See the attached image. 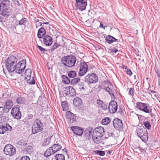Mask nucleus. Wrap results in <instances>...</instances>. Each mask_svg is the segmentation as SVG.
Returning <instances> with one entry per match:
<instances>
[{
  "instance_id": "13d9d810",
  "label": "nucleus",
  "mask_w": 160,
  "mask_h": 160,
  "mask_svg": "<svg viewBox=\"0 0 160 160\" xmlns=\"http://www.w3.org/2000/svg\"><path fill=\"white\" fill-rule=\"evenodd\" d=\"M112 52H116L118 51V50L116 48H113L111 49Z\"/></svg>"
},
{
  "instance_id": "c756f323",
  "label": "nucleus",
  "mask_w": 160,
  "mask_h": 160,
  "mask_svg": "<svg viewBox=\"0 0 160 160\" xmlns=\"http://www.w3.org/2000/svg\"><path fill=\"white\" fill-rule=\"evenodd\" d=\"M61 106L63 111H66L68 109V103L66 102L63 101L62 102Z\"/></svg>"
},
{
  "instance_id": "a18cd8bd",
  "label": "nucleus",
  "mask_w": 160,
  "mask_h": 160,
  "mask_svg": "<svg viewBox=\"0 0 160 160\" xmlns=\"http://www.w3.org/2000/svg\"><path fill=\"white\" fill-rule=\"evenodd\" d=\"M4 112L6 113V110L3 107H0V116L2 115Z\"/></svg>"
},
{
  "instance_id": "4468645a",
  "label": "nucleus",
  "mask_w": 160,
  "mask_h": 160,
  "mask_svg": "<svg viewBox=\"0 0 160 160\" xmlns=\"http://www.w3.org/2000/svg\"><path fill=\"white\" fill-rule=\"evenodd\" d=\"M104 129L102 127L99 126L95 128L93 130V134L94 136L96 135L99 137H102L104 135Z\"/></svg>"
},
{
  "instance_id": "393cba45",
  "label": "nucleus",
  "mask_w": 160,
  "mask_h": 160,
  "mask_svg": "<svg viewBox=\"0 0 160 160\" xmlns=\"http://www.w3.org/2000/svg\"><path fill=\"white\" fill-rule=\"evenodd\" d=\"M54 153H55V152L53 150H52L51 147L46 150L44 153V155L46 157L48 158L52 154H53Z\"/></svg>"
},
{
  "instance_id": "412c9836",
  "label": "nucleus",
  "mask_w": 160,
  "mask_h": 160,
  "mask_svg": "<svg viewBox=\"0 0 160 160\" xmlns=\"http://www.w3.org/2000/svg\"><path fill=\"white\" fill-rule=\"evenodd\" d=\"M66 118L69 120L70 122H75L76 116L75 115L69 111H68L66 112Z\"/></svg>"
},
{
  "instance_id": "bb28decb",
  "label": "nucleus",
  "mask_w": 160,
  "mask_h": 160,
  "mask_svg": "<svg viewBox=\"0 0 160 160\" xmlns=\"http://www.w3.org/2000/svg\"><path fill=\"white\" fill-rule=\"evenodd\" d=\"M92 139L94 142L97 144H99L100 142L101 138L102 137H99L98 136L96 135L94 136V134L92 135Z\"/></svg>"
},
{
  "instance_id": "5fc2aeb1",
  "label": "nucleus",
  "mask_w": 160,
  "mask_h": 160,
  "mask_svg": "<svg viewBox=\"0 0 160 160\" xmlns=\"http://www.w3.org/2000/svg\"><path fill=\"white\" fill-rule=\"evenodd\" d=\"M20 160H30V159L28 156H23Z\"/></svg>"
},
{
  "instance_id": "a19ab883",
  "label": "nucleus",
  "mask_w": 160,
  "mask_h": 160,
  "mask_svg": "<svg viewBox=\"0 0 160 160\" xmlns=\"http://www.w3.org/2000/svg\"><path fill=\"white\" fill-rule=\"evenodd\" d=\"M106 92H108V94L110 95H112L114 96L112 91L111 90V89L109 87H106L104 89Z\"/></svg>"
},
{
  "instance_id": "6ab92c4d",
  "label": "nucleus",
  "mask_w": 160,
  "mask_h": 160,
  "mask_svg": "<svg viewBox=\"0 0 160 160\" xmlns=\"http://www.w3.org/2000/svg\"><path fill=\"white\" fill-rule=\"evenodd\" d=\"M65 91H67L66 93L67 95L69 94L71 96H73L76 95V91L72 87L68 86L66 88Z\"/></svg>"
},
{
  "instance_id": "338daca9",
  "label": "nucleus",
  "mask_w": 160,
  "mask_h": 160,
  "mask_svg": "<svg viewBox=\"0 0 160 160\" xmlns=\"http://www.w3.org/2000/svg\"><path fill=\"white\" fill-rule=\"evenodd\" d=\"M112 151H111L108 150V153L109 154H111L112 153Z\"/></svg>"
},
{
  "instance_id": "f03ea898",
  "label": "nucleus",
  "mask_w": 160,
  "mask_h": 160,
  "mask_svg": "<svg viewBox=\"0 0 160 160\" xmlns=\"http://www.w3.org/2000/svg\"><path fill=\"white\" fill-rule=\"evenodd\" d=\"M11 0H3L0 4V12L1 14L3 16L8 17L9 15L8 11L9 6L13 7Z\"/></svg>"
},
{
  "instance_id": "2f4dec72",
  "label": "nucleus",
  "mask_w": 160,
  "mask_h": 160,
  "mask_svg": "<svg viewBox=\"0 0 160 160\" xmlns=\"http://www.w3.org/2000/svg\"><path fill=\"white\" fill-rule=\"evenodd\" d=\"M51 140V138L50 137H48L44 139V142L42 144L43 146H45L48 145L50 143Z\"/></svg>"
},
{
  "instance_id": "a878e982",
  "label": "nucleus",
  "mask_w": 160,
  "mask_h": 160,
  "mask_svg": "<svg viewBox=\"0 0 160 160\" xmlns=\"http://www.w3.org/2000/svg\"><path fill=\"white\" fill-rule=\"evenodd\" d=\"M51 147L52 148V150L55 153L61 149L62 148V146L59 143H57L53 144Z\"/></svg>"
},
{
  "instance_id": "39448f33",
  "label": "nucleus",
  "mask_w": 160,
  "mask_h": 160,
  "mask_svg": "<svg viewBox=\"0 0 160 160\" xmlns=\"http://www.w3.org/2000/svg\"><path fill=\"white\" fill-rule=\"evenodd\" d=\"M136 133L139 137L143 142H146L148 140V135L146 129L144 128H138L136 130Z\"/></svg>"
},
{
  "instance_id": "a211bd4d",
  "label": "nucleus",
  "mask_w": 160,
  "mask_h": 160,
  "mask_svg": "<svg viewBox=\"0 0 160 160\" xmlns=\"http://www.w3.org/2000/svg\"><path fill=\"white\" fill-rule=\"evenodd\" d=\"M92 130L93 128L89 127L87 128L85 130L84 134L86 139L89 140L91 138Z\"/></svg>"
},
{
  "instance_id": "9b49d317",
  "label": "nucleus",
  "mask_w": 160,
  "mask_h": 160,
  "mask_svg": "<svg viewBox=\"0 0 160 160\" xmlns=\"http://www.w3.org/2000/svg\"><path fill=\"white\" fill-rule=\"evenodd\" d=\"M88 62L83 61L81 62L79 66V70L78 75L79 76H83L88 71V66L87 63Z\"/></svg>"
},
{
  "instance_id": "1a4fd4ad",
  "label": "nucleus",
  "mask_w": 160,
  "mask_h": 160,
  "mask_svg": "<svg viewBox=\"0 0 160 160\" xmlns=\"http://www.w3.org/2000/svg\"><path fill=\"white\" fill-rule=\"evenodd\" d=\"M32 70L30 69H27L25 71V79L27 83L30 84H35V82L34 77H31Z\"/></svg>"
},
{
  "instance_id": "c9c22d12",
  "label": "nucleus",
  "mask_w": 160,
  "mask_h": 160,
  "mask_svg": "<svg viewBox=\"0 0 160 160\" xmlns=\"http://www.w3.org/2000/svg\"><path fill=\"white\" fill-rule=\"evenodd\" d=\"M80 80L79 78H73L71 79V83L72 85H75L79 82Z\"/></svg>"
},
{
  "instance_id": "f704fd0d",
  "label": "nucleus",
  "mask_w": 160,
  "mask_h": 160,
  "mask_svg": "<svg viewBox=\"0 0 160 160\" xmlns=\"http://www.w3.org/2000/svg\"><path fill=\"white\" fill-rule=\"evenodd\" d=\"M8 129L7 127L4 126H0V134H4Z\"/></svg>"
},
{
  "instance_id": "aec40b11",
  "label": "nucleus",
  "mask_w": 160,
  "mask_h": 160,
  "mask_svg": "<svg viewBox=\"0 0 160 160\" xmlns=\"http://www.w3.org/2000/svg\"><path fill=\"white\" fill-rule=\"evenodd\" d=\"M43 39L44 43L46 45L50 46L52 43V38L49 35L45 36Z\"/></svg>"
},
{
  "instance_id": "f8f14e48",
  "label": "nucleus",
  "mask_w": 160,
  "mask_h": 160,
  "mask_svg": "<svg viewBox=\"0 0 160 160\" xmlns=\"http://www.w3.org/2000/svg\"><path fill=\"white\" fill-rule=\"evenodd\" d=\"M75 6L76 9H78L81 11L85 9L87 6V2L84 0H75Z\"/></svg>"
},
{
  "instance_id": "b1692460",
  "label": "nucleus",
  "mask_w": 160,
  "mask_h": 160,
  "mask_svg": "<svg viewBox=\"0 0 160 160\" xmlns=\"http://www.w3.org/2000/svg\"><path fill=\"white\" fill-rule=\"evenodd\" d=\"M74 105L76 107H79L82 104V102L81 99L79 98H76L73 100Z\"/></svg>"
},
{
  "instance_id": "20e7f679",
  "label": "nucleus",
  "mask_w": 160,
  "mask_h": 160,
  "mask_svg": "<svg viewBox=\"0 0 160 160\" xmlns=\"http://www.w3.org/2000/svg\"><path fill=\"white\" fill-rule=\"evenodd\" d=\"M43 125L41 121L39 118L34 121L32 128V132L33 134H36L41 132L43 130Z\"/></svg>"
},
{
  "instance_id": "6e6552de",
  "label": "nucleus",
  "mask_w": 160,
  "mask_h": 160,
  "mask_svg": "<svg viewBox=\"0 0 160 160\" xmlns=\"http://www.w3.org/2000/svg\"><path fill=\"white\" fill-rule=\"evenodd\" d=\"M3 151L6 155L12 156H13L15 154L16 149L12 145L10 144H8L5 146Z\"/></svg>"
},
{
  "instance_id": "423d86ee",
  "label": "nucleus",
  "mask_w": 160,
  "mask_h": 160,
  "mask_svg": "<svg viewBox=\"0 0 160 160\" xmlns=\"http://www.w3.org/2000/svg\"><path fill=\"white\" fill-rule=\"evenodd\" d=\"M2 98L3 99H6L5 100V105L3 107L6 110V113L8 112L12 108L13 105V103L12 100L8 98L9 97V95L5 93L2 94Z\"/></svg>"
},
{
  "instance_id": "9d476101",
  "label": "nucleus",
  "mask_w": 160,
  "mask_h": 160,
  "mask_svg": "<svg viewBox=\"0 0 160 160\" xmlns=\"http://www.w3.org/2000/svg\"><path fill=\"white\" fill-rule=\"evenodd\" d=\"M20 107L18 105H15L12 109L11 114L12 117L15 118L19 119L21 117V113L20 111Z\"/></svg>"
},
{
  "instance_id": "bf43d9fd",
  "label": "nucleus",
  "mask_w": 160,
  "mask_h": 160,
  "mask_svg": "<svg viewBox=\"0 0 160 160\" xmlns=\"http://www.w3.org/2000/svg\"><path fill=\"white\" fill-rule=\"evenodd\" d=\"M99 27L101 28H103L104 29H105V27L103 26V24L102 23V22H100V24L99 26Z\"/></svg>"
},
{
  "instance_id": "49530a36",
  "label": "nucleus",
  "mask_w": 160,
  "mask_h": 160,
  "mask_svg": "<svg viewBox=\"0 0 160 160\" xmlns=\"http://www.w3.org/2000/svg\"><path fill=\"white\" fill-rule=\"evenodd\" d=\"M12 1V3H14L15 5H17L18 6L20 7L21 6V4L19 3V2L16 0H11Z\"/></svg>"
},
{
  "instance_id": "4be33fe9",
  "label": "nucleus",
  "mask_w": 160,
  "mask_h": 160,
  "mask_svg": "<svg viewBox=\"0 0 160 160\" xmlns=\"http://www.w3.org/2000/svg\"><path fill=\"white\" fill-rule=\"evenodd\" d=\"M106 41L108 44H112L114 42H119V40L114 38V37L109 35H108L105 38Z\"/></svg>"
},
{
  "instance_id": "dca6fc26",
  "label": "nucleus",
  "mask_w": 160,
  "mask_h": 160,
  "mask_svg": "<svg viewBox=\"0 0 160 160\" xmlns=\"http://www.w3.org/2000/svg\"><path fill=\"white\" fill-rule=\"evenodd\" d=\"M118 109V104L117 102L114 101H112L109 103L108 109L110 113H115Z\"/></svg>"
},
{
  "instance_id": "c85d7f7f",
  "label": "nucleus",
  "mask_w": 160,
  "mask_h": 160,
  "mask_svg": "<svg viewBox=\"0 0 160 160\" xmlns=\"http://www.w3.org/2000/svg\"><path fill=\"white\" fill-rule=\"evenodd\" d=\"M16 102L18 104H24L25 102V99L24 97L20 96L17 98Z\"/></svg>"
},
{
  "instance_id": "3c124183",
  "label": "nucleus",
  "mask_w": 160,
  "mask_h": 160,
  "mask_svg": "<svg viewBox=\"0 0 160 160\" xmlns=\"http://www.w3.org/2000/svg\"><path fill=\"white\" fill-rule=\"evenodd\" d=\"M26 18H22L21 20L19 21V24L20 25H22L24 23H25V22L26 21Z\"/></svg>"
},
{
  "instance_id": "0e129e2a",
  "label": "nucleus",
  "mask_w": 160,
  "mask_h": 160,
  "mask_svg": "<svg viewBox=\"0 0 160 160\" xmlns=\"http://www.w3.org/2000/svg\"><path fill=\"white\" fill-rule=\"evenodd\" d=\"M157 74L158 75V77H159V78H160V73L159 72H157Z\"/></svg>"
},
{
  "instance_id": "72a5a7b5",
  "label": "nucleus",
  "mask_w": 160,
  "mask_h": 160,
  "mask_svg": "<svg viewBox=\"0 0 160 160\" xmlns=\"http://www.w3.org/2000/svg\"><path fill=\"white\" fill-rule=\"evenodd\" d=\"M62 78L63 79V81L67 84L70 83L71 82L70 80L66 76L63 75L62 76Z\"/></svg>"
},
{
  "instance_id": "de8ad7c7",
  "label": "nucleus",
  "mask_w": 160,
  "mask_h": 160,
  "mask_svg": "<svg viewBox=\"0 0 160 160\" xmlns=\"http://www.w3.org/2000/svg\"><path fill=\"white\" fill-rule=\"evenodd\" d=\"M97 103L98 104V105L99 107H100L103 104L104 102H103L100 100V99H98L97 100Z\"/></svg>"
},
{
  "instance_id": "4d7b16f0",
  "label": "nucleus",
  "mask_w": 160,
  "mask_h": 160,
  "mask_svg": "<svg viewBox=\"0 0 160 160\" xmlns=\"http://www.w3.org/2000/svg\"><path fill=\"white\" fill-rule=\"evenodd\" d=\"M36 28H38L37 26H42V27H44V26L42 25V23L40 22H39L36 23Z\"/></svg>"
},
{
  "instance_id": "864d4df0",
  "label": "nucleus",
  "mask_w": 160,
  "mask_h": 160,
  "mask_svg": "<svg viewBox=\"0 0 160 160\" xmlns=\"http://www.w3.org/2000/svg\"><path fill=\"white\" fill-rule=\"evenodd\" d=\"M32 148L30 146H28L26 148V150L28 152H32Z\"/></svg>"
},
{
  "instance_id": "ea45409f",
  "label": "nucleus",
  "mask_w": 160,
  "mask_h": 160,
  "mask_svg": "<svg viewBox=\"0 0 160 160\" xmlns=\"http://www.w3.org/2000/svg\"><path fill=\"white\" fill-rule=\"evenodd\" d=\"M94 152L95 154H96L98 155H99L101 156H103L105 154L104 151L101 150H97L95 151H94Z\"/></svg>"
},
{
  "instance_id": "052dcab7",
  "label": "nucleus",
  "mask_w": 160,
  "mask_h": 160,
  "mask_svg": "<svg viewBox=\"0 0 160 160\" xmlns=\"http://www.w3.org/2000/svg\"><path fill=\"white\" fill-rule=\"evenodd\" d=\"M122 68L123 69H127V70L128 69V67L127 66H123Z\"/></svg>"
},
{
  "instance_id": "ddd939ff",
  "label": "nucleus",
  "mask_w": 160,
  "mask_h": 160,
  "mask_svg": "<svg viewBox=\"0 0 160 160\" xmlns=\"http://www.w3.org/2000/svg\"><path fill=\"white\" fill-rule=\"evenodd\" d=\"M136 107L138 110L145 113L149 112V109L151 108L146 103L140 102H137L136 103Z\"/></svg>"
},
{
  "instance_id": "79ce46f5",
  "label": "nucleus",
  "mask_w": 160,
  "mask_h": 160,
  "mask_svg": "<svg viewBox=\"0 0 160 160\" xmlns=\"http://www.w3.org/2000/svg\"><path fill=\"white\" fill-rule=\"evenodd\" d=\"M96 13L92 10H89L88 11V15L91 18H93Z\"/></svg>"
},
{
  "instance_id": "e433bc0d",
  "label": "nucleus",
  "mask_w": 160,
  "mask_h": 160,
  "mask_svg": "<svg viewBox=\"0 0 160 160\" xmlns=\"http://www.w3.org/2000/svg\"><path fill=\"white\" fill-rule=\"evenodd\" d=\"M76 72L74 71H71L68 72V76L70 78H73L76 76Z\"/></svg>"
},
{
  "instance_id": "0eeeda50",
  "label": "nucleus",
  "mask_w": 160,
  "mask_h": 160,
  "mask_svg": "<svg viewBox=\"0 0 160 160\" xmlns=\"http://www.w3.org/2000/svg\"><path fill=\"white\" fill-rule=\"evenodd\" d=\"M98 77L94 73H90L87 75L85 78V81L88 84L96 83L98 81Z\"/></svg>"
},
{
  "instance_id": "473e14b6",
  "label": "nucleus",
  "mask_w": 160,
  "mask_h": 160,
  "mask_svg": "<svg viewBox=\"0 0 160 160\" xmlns=\"http://www.w3.org/2000/svg\"><path fill=\"white\" fill-rule=\"evenodd\" d=\"M60 46V45L58 44L57 43L55 42L54 43L53 45L51 47L49 50L51 52H52L54 50L58 48L59 47V46Z\"/></svg>"
},
{
  "instance_id": "e2e57ef3",
  "label": "nucleus",
  "mask_w": 160,
  "mask_h": 160,
  "mask_svg": "<svg viewBox=\"0 0 160 160\" xmlns=\"http://www.w3.org/2000/svg\"><path fill=\"white\" fill-rule=\"evenodd\" d=\"M137 116L138 117V118H141L142 117H143L142 115H139L138 114H137Z\"/></svg>"
},
{
  "instance_id": "680f3d73",
  "label": "nucleus",
  "mask_w": 160,
  "mask_h": 160,
  "mask_svg": "<svg viewBox=\"0 0 160 160\" xmlns=\"http://www.w3.org/2000/svg\"><path fill=\"white\" fill-rule=\"evenodd\" d=\"M34 20L35 21L36 23L39 22V20L37 19L36 18H34Z\"/></svg>"
},
{
  "instance_id": "c03bdc74",
  "label": "nucleus",
  "mask_w": 160,
  "mask_h": 160,
  "mask_svg": "<svg viewBox=\"0 0 160 160\" xmlns=\"http://www.w3.org/2000/svg\"><path fill=\"white\" fill-rule=\"evenodd\" d=\"M152 109L151 108L149 109V112H146V113H149L151 116V117L154 119L155 118L156 116L152 112Z\"/></svg>"
},
{
  "instance_id": "6e6d98bb",
  "label": "nucleus",
  "mask_w": 160,
  "mask_h": 160,
  "mask_svg": "<svg viewBox=\"0 0 160 160\" xmlns=\"http://www.w3.org/2000/svg\"><path fill=\"white\" fill-rule=\"evenodd\" d=\"M126 73L127 74L131 76L132 75V73L130 69H128L127 70Z\"/></svg>"
},
{
  "instance_id": "603ef678",
  "label": "nucleus",
  "mask_w": 160,
  "mask_h": 160,
  "mask_svg": "<svg viewBox=\"0 0 160 160\" xmlns=\"http://www.w3.org/2000/svg\"><path fill=\"white\" fill-rule=\"evenodd\" d=\"M134 88H131L129 91V94L132 96L134 95Z\"/></svg>"
},
{
  "instance_id": "774afa93",
  "label": "nucleus",
  "mask_w": 160,
  "mask_h": 160,
  "mask_svg": "<svg viewBox=\"0 0 160 160\" xmlns=\"http://www.w3.org/2000/svg\"><path fill=\"white\" fill-rule=\"evenodd\" d=\"M158 80L159 84H160V77L158 79Z\"/></svg>"
},
{
  "instance_id": "37998d69",
  "label": "nucleus",
  "mask_w": 160,
  "mask_h": 160,
  "mask_svg": "<svg viewBox=\"0 0 160 160\" xmlns=\"http://www.w3.org/2000/svg\"><path fill=\"white\" fill-rule=\"evenodd\" d=\"M78 88L80 90H84L85 88H84V83L83 82H81L78 85Z\"/></svg>"
},
{
  "instance_id": "7ed1b4c3",
  "label": "nucleus",
  "mask_w": 160,
  "mask_h": 160,
  "mask_svg": "<svg viewBox=\"0 0 160 160\" xmlns=\"http://www.w3.org/2000/svg\"><path fill=\"white\" fill-rule=\"evenodd\" d=\"M77 61L75 56L72 55H69L62 57L61 59L62 63L69 68H71L74 66Z\"/></svg>"
},
{
  "instance_id": "4c0bfd02",
  "label": "nucleus",
  "mask_w": 160,
  "mask_h": 160,
  "mask_svg": "<svg viewBox=\"0 0 160 160\" xmlns=\"http://www.w3.org/2000/svg\"><path fill=\"white\" fill-rule=\"evenodd\" d=\"M18 144L20 146L24 147L27 144V143L25 141L20 140L17 142Z\"/></svg>"
},
{
  "instance_id": "f257e3e1",
  "label": "nucleus",
  "mask_w": 160,
  "mask_h": 160,
  "mask_svg": "<svg viewBox=\"0 0 160 160\" xmlns=\"http://www.w3.org/2000/svg\"><path fill=\"white\" fill-rule=\"evenodd\" d=\"M18 59L14 56L9 57L5 63L6 68L9 73L13 72L15 71L19 74L23 72L26 65V59H23L18 63H17Z\"/></svg>"
},
{
  "instance_id": "69168bd1",
  "label": "nucleus",
  "mask_w": 160,
  "mask_h": 160,
  "mask_svg": "<svg viewBox=\"0 0 160 160\" xmlns=\"http://www.w3.org/2000/svg\"><path fill=\"white\" fill-rule=\"evenodd\" d=\"M98 88L100 89V90L102 89V87L101 85H99L98 86Z\"/></svg>"
},
{
  "instance_id": "cd10ccee",
  "label": "nucleus",
  "mask_w": 160,
  "mask_h": 160,
  "mask_svg": "<svg viewBox=\"0 0 160 160\" xmlns=\"http://www.w3.org/2000/svg\"><path fill=\"white\" fill-rule=\"evenodd\" d=\"M54 157L56 160H65V156L62 154H57Z\"/></svg>"
},
{
  "instance_id": "58836bf2",
  "label": "nucleus",
  "mask_w": 160,
  "mask_h": 160,
  "mask_svg": "<svg viewBox=\"0 0 160 160\" xmlns=\"http://www.w3.org/2000/svg\"><path fill=\"white\" fill-rule=\"evenodd\" d=\"M143 125L148 129L150 130L151 129V125L149 121H147L144 122Z\"/></svg>"
},
{
  "instance_id": "7c9ffc66",
  "label": "nucleus",
  "mask_w": 160,
  "mask_h": 160,
  "mask_svg": "<svg viewBox=\"0 0 160 160\" xmlns=\"http://www.w3.org/2000/svg\"><path fill=\"white\" fill-rule=\"evenodd\" d=\"M111 121L110 118L106 117L103 119L102 121V123L104 125H106L108 124Z\"/></svg>"
},
{
  "instance_id": "5701e85b",
  "label": "nucleus",
  "mask_w": 160,
  "mask_h": 160,
  "mask_svg": "<svg viewBox=\"0 0 160 160\" xmlns=\"http://www.w3.org/2000/svg\"><path fill=\"white\" fill-rule=\"evenodd\" d=\"M46 32L44 27H41L38 30L37 36L39 38H42L46 34Z\"/></svg>"
},
{
  "instance_id": "f3484780",
  "label": "nucleus",
  "mask_w": 160,
  "mask_h": 160,
  "mask_svg": "<svg viewBox=\"0 0 160 160\" xmlns=\"http://www.w3.org/2000/svg\"><path fill=\"white\" fill-rule=\"evenodd\" d=\"M71 128L75 134L78 136H81L83 132V129L79 127L72 126Z\"/></svg>"
},
{
  "instance_id": "09e8293b",
  "label": "nucleus",
  "mask_w": 160,
  "mask_h": 160,
  "mask_svg": "<svg viewBox=\"0 0 160 160\" xmlns=\"http://www.w3.org/2000/svg\"><path fill=\"white\" fill-rule=\"evenodd\" d=\"M103 110H106L108 108V106L104 103L100 107Z\"/></svg>"
},
{
  "instance_id": "8fccbe9b",
  "label": "nucleus",
  "mask_w": 160,
  "mask_h": 160,
  "mask_svg": "<svg viewBox=\"0 0 160 160\" xmlns=\"http://www.w3.org/2000/svg\"><path fill=\"white\" fill-rule=\"evenodd\" d=\"M37 47L39 49V50L42 52V53L44 52H45L46 50V49L42 47L41 46H39L38 45H37Z\"/></svg>"
},
{
  "instance_id": "2eb2a0df",
  "label": "nucleus",
  "mask_w": 160,
  "mask_h": 160,
  "mask_svg": "<svg viewBox=\"0 0 160 160\" xmlns=\"http://www.w3.org/2000/svg\"><path fill=\"white\" fill-rule=\"evenodd\" d=\"M112 123L114 128L117 130H120L123 127L122 121L118 118H116L113 120Z\"/></svg>"
}]
</instances>
